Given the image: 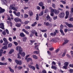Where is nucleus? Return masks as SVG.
<instances>
[{
  "instance_id": "nucleus-1",
  "label": "nucleus",
  "mask_w": 73,
  "mask_h": 73,
  "mask_svg": "<svg viewBox=\"0 0 73 73\" xmlns=\"http://www.w3.org/2000/svg\"><path fill=\"white\" fill-rule=\"evenodd\" d=\"M51 11L52 12H53L55 13L56 15H58V13H60V11L58 10H56L55 9H52L51 10Z\"/></svg>"
},
{
  "instance_id": "nucleus-2",
  "label": "nucleus",
  "mask_w": 73,
  "mask_h": 73,
  "mask_svg": "<svg viewBox=\"0 0 73 73\" xmlns=\"http://www.w3.org/2000/svg\"><path fill=\"white\" fill-rule=\"evenodd\" d=\"M64 66H63V68L64 69H67V67L69 65V63L68 62H65L64 63Z\"/></svg>"
},
{
  "instance_id": "nucleus-3",
  "label": "nucleus",
  "mask_w": 73,
  "mask_h": 73,
  "mask_svg": "<svg viewBox=\"0 0 73 73\" xmlns=\"http://www.w3.org/2000/svg\"><path fill=\"white\" fill-rule=\"evenodd\" d=\"M14 7H15V4H13L12 5H10V7L9 8V9H10V10H12V9L14 10L15 8Z\"/></svg>"
},
{
  "instance_id": "nucleus-4",
  "label": "nucleus",
  "mask_w": 73,
  "mask_h": 73,
  "mask_svg": "<svg viewBox=\"0 0 73 73\" xmlns=\"http://www.w3.org/2000/svg\"><path fill=\"white\" fill-rule=\"evenodd\" d=\"M16 50L17 51L19 50V52H21L23 51V49L21 48V47L20 46H17L16 47Z\"/></svg>"
},
{
  "instance_id": "nucleus-5",
  "label": "nucleus",
  "mask_w": 73,
  "mask_h": 73,
  "mask_svg": "<svg viewBox=\"0 0 73 73\" xmlns=\"http://www.w3.org/2000/svg\"><path fill=\"white\" fill-rule=\"evenodd\" d=\"M11 0H2V4H6L7 3H9Z\"/></svg>"
},
{
  "instance_id": "nucleus-6",
  "label": "nucleus",
  "mask_w": 73,
  "mask_h": 73,
  "mask_svg": "<svg viewBox=\"0 0 73 73\" xmlns=\"http://www.w3.org/2000/svg\"><path fill=\"white\" fill-rule=\"evenodd\" d=\"M31 33H32V34H33V35L35 34V35L36 36H38V35H37V32H36V31L34 29H33L32 31H31Z\"/></svg>"
},
{
  "instance_id": "nucleus-7",
  "label": "nucleus",
  "mask_w": 73,
  "mask_h": 73,
  "mask_svg": "<svg viewBox=\"0 0 73 73\" xmlns=\"http://www.w3.org/2000/svg\"><path fill=\"white\" fill-rule=\"evenodd\" d=\"M15 62L17 64H19V65H21L22 64V62H21V60H15Z\"/></svg>"
},
{
  "instance_id": "nucleus-8",
  "label": "nucleus",
  "mask_w": 73,
  "mask_h": 73,
  "mask_svg": "<svg viewBox=\"0 0 73 73\" xmlns=\"http://www.w3.org/2000/svg\"><path fill=\"white\" fill-rule=\"evenodd\" d=\"M65 23L69 28H73V25L71 24H69L67 22H65Z\"/></svg>"
},
{
  "instance_id": "nucleus-9",
  "label": "nucleus",
  "mask_w": 73,
  "mask_h": 73,
  "mask_svg": "<svg viewBox=\"0 0 73 73\" xmlns=\"http://www.w3.org/2000/svg\"><path fill=\"white\" fill-rule=\"evenodd\" d=\"M14 21L16 23H18L19 21H20V23H21V20L19 18H15L14 19Z\"/></svg>"
},
{
  "instance_id": "nucleus-10",
  "label": "nucleus",
  "mask_w": 73,
  "mask_h": 73,
  "mask_svg": "<svg viewBox=\"0 0 73 73\" xmlns=\"http://www.w3.org/2000/svg\"><path fill=\"white\" fill-rule=\"evenodd\" d=\"M13 13H14V14H15V15H16V16H18V17H20V13L17 12V13L16 12L13 11Z\"/></svg>"
},
{
  "instance_id": "nucleus-11",
  "label": "nucleus",
  "mask_w": 73,
  "mask_h": 73,
  "mask_svg": "<svg viewBox=\"0 0 73 73\" xmlns=\"http://www.w3.org/2000/svg\"><path fill=\"white\" fill-rule=\"evenodd\" d=\"M0 28L2 29H3V30H4L5 29H4V24H3V23H0Z\"/></svg>"
},
{
  "instance_id": "nucleus-12",
  "label": "nucleus",
  "mask_w": 73,
  "mask_h": 73,
  "mask_svg": "<svg viewBox=\"0 0 73 73\" xmlns=\"http://www.w3.org/2000/svg\"><path fill=\"white\" fill-rule=\"evenodd\" d=\"M59 16H60V18H64V16H65V13H60L59 15Z\"/></svg>"
},
{
  "instance_id": "nucleus-13",
  "label": "nucleus",
  "mask_w": 73,
  "mask_h": 73,
  "mask_svg": "<svg viewBox=\"0 0 73 73\" xmlns=\"http://www.w3.org/2000/svg\"><path fill=\"white\" fill-rule=\"evenodd\" d=\"M46 20H49L50 22H52V18H50V17H49V15H48L46 17Z\"/></svg>"
},
{
  "instance_id": "nucleus-14",
  "label": "nucleus",
  "mask_w": 73,
  "mask_h": 73,
  "mask_svg": "<svg viewBox=\"0 0 73 73\" xmlns=\"http://www.w3.org/2000/svg\"><path fill=\"white\" fill-rule=\"evenodd\" d=\"M5 9H2L1 7H0V13H3L5 12Z\"/></svg>"
},
{
  "instance_id": "nucleus-15",
  "label": "nucleus",
  "mask_w": 73,
  "mask_h": 73,
  "mask_svg": "<svg viewBox=\"0 0 73 73\" xmlns=\"http://www.w3.org/2000/svg\"><path fill=\"white\" fill-rule=\"evenodd\" d=\"M19 54L21 55L22 57H24L25 56V53L24 52H23L22 53L21 52H19Z\"/></svg>"
},
{
  "instance_id": "nucleus-16",
  "label": "nucleus",
  "mask_w": 73,
  "mask_h": 73,
  "mask_svg": "<svg viewBox=\"0 0 73 73\" xmlns=\"http://www.w3.org/2000/svg\"><path fill=\"white\" fill-rule=\"evenodd\" d=\"M29 15L30 16H32L33 15V11H29Z\"/></svg>"
},
{
  "instance_id": "nucleus-17",
  "label": "nucleus",
  "mask_w": 73,
  "mask_h": 73,
  "mask_svg": "<svg viewBox=\"0 0 73 73\" xmlns=\"http://www.w3.org/2000/svg\"><path fill=\"white\" fill-rule=\"evenodd\" d=\"M19 36L20 37H24L25 36V35L23 33H21L19 34Z\"/></svg>"
},
{
  "instance_id": "nucleus-18",
  "label": "nucleus",
  "mask_w": 73,
  "mask_h": 73,
  "mask_svg": "<svg viewBox=\"0 0 73 73\" xmlns=\"http://www.w3.org/2000/svg\"><path fill=\"white\" fill-rule=\"evenodd\" d=\"M8 64L7 62L4 63L0 62V65H7Z\"/></svg>"
},
{
  "instance_id": "nucleus-19",
  "label": "nucleus",
  "mask_w": 73,
  "mask_h": 73,
  "mask_svg": "<svg viewBox=\"0 0 73 73\" xmlns=\"http://www.w3.org/2000/svg\"><path fill=\"white\" fill-rule=\"evenodd\" d=\"M30 60L31 61V62H32L33 61L32 58H27V62H29V61H30Z\"/></svg>"
},
{
  "instance_id": "nucleus-20",
  "label": "nucleus",
  "mask_w": 73,
  "mask_h": 73,
  "mask_svg": "<svg viewBox=\"0 0 73 73\" xmlns=\"http://www.w3.org/2000/svg\"><path fill=\"white\" fill-rule=\"evenodd\" d=\"M38 5L40 7H42V6H44V3L42 2H40L38 3Z\"/></svg>"
},
{
  "instance_id": "nucleus-21",
  "label": "nucleus",
  "mask_w": 73,
  "mask_h": 73,
  "mask_svg": "<svg viewBox=\"0 0 73 73\" xmlns=\"http://www.w3.org/2000/svg\"><path fill=\"white\" fill-rule=\"evenodd\" d=\"M23 32H25V33L26 34H27V35H29V33L25 29H23L22 30Z\"/></svg>"
},
{
  "instance_id": "nucleus-22",
  "label": "nucleus",
  "mask_w": 73,
  "mask_h": 73,
  "mask_svg": "<svg viewBox=\"0 0 73 73\" xmlns=\"http://www.w3.org/2000/svg\"><path fill=\"white\" fill-rule=\"evenodd\" d=\"M8 49V46L7 45L4 46L2 47V49H3V50H5V49Z\"/></svg>"
},
{
  "instance_id": "nucleus-23",
  "label": "nucleus",
  "mask_w": 73,
  "mask_h": 73,
  "mask_svg": "<svg viewBox=\"0 0 73 73\" xmlns=\"http://www.w3.org/2000/svg\"><path fill=\"white\" fill-rule=\"evenodd\" d=\"M9 69L10 72H12V73H13L14 72V70L12 69V68L10 67H9Z\"/></svg>"
},
{
  "instance_id": "nucleus-24",
  "label": "nucleus",
  "mask_w": 73,
  "mask_h": 73,
  "mask_svg": "<svg viewBox=\"0 0 73 73\" xmlns=\"http://www.w3.org/2000/svg\"><path fill=\"white\" fill-rule=\"evenodd\" d=\"M15 25L17 27H21V23H17L15 24Z\"/></svg>"
},
{
  "instance_id": "nucleus-25",
  "label": "nucleus",
  "mask_w": 73,
  "mask_h": 73,
  "mask_svg": "<svg viewBox=\"0 0 73 73\" xmlns=\"http://www.w3.org/2000/svg\"><path fill=\"white\" fill-rule=\"evenodd\" d=\"M52 69H53L54 70H56L57 69V67H56L55 66L52 65L51 66Z\"/></svg>"
},
{
  "instance_id": "nucleus-26",
  "label": "nucleus",
  "mask_w": 73,
  "mask_h": 73,
  "mask_svg": "<svg viewBox=\"0 0 73 73\" xmlns=\"http://www.w3.org/2000/svg\"><path fill=\"white\" fill-rule=\"evenodd\" d=\"M44 25H45L46 26H49V23L48 22L46 23V22H44Z\"/></svg>"
},
{
  "instance_id": "nucleus-27",
  "label": "nucleus",
  "mask_w": 73,
  "mask_h": 73,
  "mask_svg": "<svg viewBox=\"0 0 73 73\" xmlns=\"http://www.w3.org/2000/svg\"><path fill=\"white\" fill-rule=\"evenodd\" d=\"M44 15V11H42L39 14V16H42Z\"/></svg>"
},
{
  "instance_id": "nucleus-28",
  "label": "nucleus",
  "mask_w": 73,
  "mask_h": 73,
  "mask_svg": "<svg viewBox=\"0 0 73 73\" xmlns=\"http://www.w3.org/2000/svg\"><path fill=\"white\" fill-rule=\"evenodd\" d=\"M8 43H9L8 42H5L3 43V45H7L8 44Z\"/></svg>"
},
{
  "instance_id": "nucleus-29",
  "label": "nucleus",
  "mask_w": 73,
  "mask_h": 73,
  "mask_svg": "<svg viewBox=\"0 0 73 73\" xmlns=\"http://www.w3.org/2000/svg\"><path fill=\"white\" fill-rule=\"evenodd\" d=\"M68 42H69V40H66L62 44L63 45H64L65 44H66L67 43H68Z\"/></svg>"
},
{
  "instance_id": "nucleus-30",
  "label": "nucleus",
  "mask_w": 73,
  "mask_h": 73,
  "mask_svg": "<svg viewBox=\"0 0 73 73\" xmlns=\"http://www.w3.org/2000/svg\"><path fill=\"white\" fill-rule=\"evenodd\" d=\"M27 39V37H24L23 38V42H26Z\"/></svg>"
},
{
  "instance_id": "nucleus-31",
  "label": "nucleus",
  "mask_w": 73,
  "mask_h": 73,
  "mask_svg": "<svg viewBox=\"0 0 73 73\" xmlns=\"http://www.w3.org/2000/svg\"><path fill=\"white\" fill-rule=\"evenodd\" d=\"M36 24H37V22H35L34 23L32 24L31 26L33 27H35V26Z\"/></svg>"
},
{
  "instance_id": "nucleus-32",
  "label": "nucleus",
  "mask_w": 73,
  "mask_h": 73,
  "mask_svg": "<svg viewBox=\"0 0 73 73\" xmlns=\"http://www.w3.org/2000/svg\"><path fill=\"white\" fill-rule=\"evenodd\" d=\"M54 32V35H56V33H58V31L57 30H56Z\"/></svg>"
},
{
  "instance_id": "nucleus-33",
  "label": "nucleus",
  "mask_w": 73,
  "mask_h": 73,
  "mask_svg": "<svg viewBox=\"0 0 73 73\" xmlns=\"http://www.w3.org/2000/svg\"><path fill=\"white\" fill-rule=\"evenodd\" d=\"M60 32L62 35H63V36H64V35H65V33H64V32H63V31H62V29H61L60 30Z\"/></svg>"
},
{
  "instance_id": "nucleus-34",
  "label": "nucleus",
  "mask_w": 73,
  "mask_h": 73,
  "mask_svg": "<svg viewBox=\"0 0 73 73\" xmlns=\"http://www.w3.org/2000/svg\"><path fill=\"white\" fill-rule=\"evenodd\" d=\"M39 17H38V14H37L36 15V20H37V21H38V20H39Z\"/></svg>"
},
{
  "instance_id": "nucleus-35",
  "label": "nucleus",
  "mask_w": 73,
  "mask_h": 73,
  "mask_svg": "<svg viewBox=\"0 0 73 73\" xmlns=\"http://www.w3.org/2000/svg\"><path fill=\"white\" fill-rule=\"evenodd\" d=\"M13 52H14V50L13 49L11 50L9 52V54H12V53H13Z\"/></svg>"
},
{
  "instance_id": "nucleus-36",
  "label": "nucleus",
  "mask_w": 73,
  "mask_h": 73,
  "mask_svg": "<svg viewBox=\"0 0 73 73\" xmlns=\"http://www.w3.org/2000/svg\"><path fill=\"white\" fill-rule=\"evenodd\" d=\"M38 45H37L35 46V48L36 49V50H39L38 49Z\"/></svg>"
},
{
  "instance_id": "nucleus-37",
  "label": "nucleus",
  "mask_w": 73,
  "mask_h": 73,
  "mask_svg": "<svg viewBox=\"0 0 73 73\" xmlns=\"http://www.w3.org/2000/svg\"><path fill=\"white\" fill-rule=\"evenodd\" d=\"M33 58H35V60L37 59V56H36L35 55H33Z\"/></svg>"
},
{
  "instance_id": "nucleus-38",
  "label": "nucleus",
  "mask_w": 73,
  "mask_h": 73,
  "mask_svg": "<svg viewBox=\"0 0 73 73\" xmlns=\"http://www.w3.org/2000/svg\"><path fill=\"white\" fill-rule=\"evenodd\" d=\"M26 29H31V27L30 26H26L25 27Z\"/></svg>"
},
{
  "instance_id": "nucleus-39",
  "label": "nucleus",
  "mask_w": 73,
  "mask_h": 73,
  "mask_svg": "<svg viewBox=\"0 0 73 73\" xmlns=\"http://www.w3.org/2000/svg\"><path fill=\"white\" fill-rule=\"evenodd\" d=\"M40 51H35L33 52V53H36V54H39Z\"/></svg>"
},
{
  "instance_id": "nucleus-40",
  "label": "nucleus",
  "mask_w": 73,
  "mask_h": 73,
  "mask_svg": "<svg viewBox=\"0 0 73 73\" xmlns=\"http://www.w3.org/2000/svg\"><path fill=\"white\" fill-rule=\"evenodd\" d=\"M52 42H57V40L54 39H52Z\"/></svg>"
},
{
  "instance_id": "nucleus-41",
  "label": "nucleus",
  "mask_w": 73,
  "mask_h": 73,
  "mask_svg": "<svg viewBox=\"0 0 73 73\" xmlns=\"http://www.w3.org/2000/svg\"><path fill=\"white\" fill-rule=\"evenodd\" d=\"M5 59L4 58V56H3L1 58V61H5Z\"/></svg>"
},
{
  "instance_id": "nucleus-42",
  "label": "nucleus",
  "mask_w": 73,
  "mask_h": 73,
  "mask_svg": "<svg viewBox=\"0 0 73 73\" xmlns=\"http://www.w3.org/2000/svg\"><path fill=\"white\" fill-rule=\"evenodd\" d=\"M29 23V21H26L24 22V23L25 25H26L27 24H28Z\"/></svg>"
},
{
  "instance_id": "nucleus-43",
  "label": "nucleus",
  "mask_w": 73,
  "mask_h": 73,
  "mask_svg": "<svg viewBox=\"0 0 73 73\" xmlns=\"http://www.w3.org/2000/svg\"><path fill=\"white\" fill-rule=\"evenodd\" d=\"M69 21H73V18L70 17L69 18Z\"/></svg>"
},
{
  "instance_id": "nucleus-44",
  "label": "nucleus",
  "mask_w": 73,
  "mask_h": 73,
  "mask_svg": "<svg viewBox=\"0 0 73 73\" xmlns=\"http://www.w3.org/2000/svg\"><path fill=\"white\" fill-rule=\"evenodd\" d=\"M36 68L37 69L39 70L40 69V68H39V66H38V64H36Z\"/></svg>"
},
{
  "instance_id": "nucleus-45",
  "label": "nucleus",
  "mask_w": 73,
  "mask_h": 73,
  "mask_svg": "<svg viewBox=\"0 0 73 73\" xmlns=\"http://www.w3.org/2000/svg\"><path fill=\"white\" fill-rule=\"evenodd\" d=\"M17 58H19V59H21V56H20V54H17Z\"/></svg>"
},
{
  "instance_id": "nucleus-46",
  "label": "nucleus",
  "mask_w": 73,
  "mask_h": 73,
  "mask_svg": "<svg viewBox=\"0 0 73 73\" xmlns=\"http://www.w3.org/2000/svg\"><path fill=\"white\" fill-rule=\"evenodd\" d=\"M66 15L67 16H68L69 15V12L68 11H66Z\"/></svg>"
},
{
  "instance_id": "nucleus-47",
  "label": "nucleus",
  "mask_w": 73,
  "mask_h": 73,
  "mask_svg": "<svg viewBox=\"0 0 73 73\" xmlns=\"http://www.w3.org/2000/svg\"><path fill=\"white\" fill-rule=\"evenodd\" d=\"M3 40L4 42H7V39L5 38H3Z\"/></svg>"
},
{
  "instance_id": "nucleus-48",
  "label": "nucleus",
  "mask_w": 73,
  "mask_h": 73,
  "mask_svg": "<svg viewBox=\"0 0 73 73\" xmlns=\"http://www.w3.org/2000/svg\"><path fill=\"white\" fill-rule=\"evenodd\" d=\"M8 48H11V47H12V44L9 43L8 44Z\"/></svg>"
},
{
  "instance_id": "nucleus-49",
  "label": "nucleus",
  "mask_w": 73,
  "mask_h": 73,
  "mask_svg": "<svg viewBox=\"0 0 73 73\" xmlns=\"http://www.w3.org/2000/svg\"><path fill=\"white\" fill-rule=\"evenodd\" d=\"M54 33H50V35H51V36H56V35H54Z\"/></svg>"
},
{
  "instance_id": "nucleus-50",
  "label": "nucleus",
  "mask_w": 73,
  "mask_h": 73,
  "mask_svg": "<svg viewBox=\"0 0 73 73\" xmlns=\"http://www.w3.org/2000/svg\"><path fill=\"white\" fill-rule=\"evenodd\" d=\"M28 17V15L27 14H25L24 15V18H27Z\"/></svg>"
},
{
  "instance_id": "nucleus-51",
  "label": "nucleus",
  "mask_w": 73,
  "mask_h": 73,
  "mask_svg": "<svg viewBox=\"0 0 73 73\" xmlns=\"http://www.w3.org/2000/svg\"><path fill=\"white\" fill-rule=\"evenodd\" d=\"M52 6L54 8H56V5H55V4L54 3H52Z\"/></svg>"
},
{
  "instance_id": "nucleus-52",
  "label": "nucleus",
  "mask_w": 73,
  "mask_h": 73,
  "mask_svg": "<svg viewBox=\"0 0 73 73\" xmlns=\"http://www.w3.org/2000/svg\"><path fill=\"white\" fill-rule=\"evenodd\" d=\"M47 53L49 55H51L52 54V53H51V52H50V51H47Z\"/></svg>"
},
{
  "instance_id": "nucleus-53",
  "label": "nucleus",
  "mask_w": 73,
  "mask_h": 73,
  "mask_svg": "<svg viewBox=\"0 0 73 73\" xmlns=\"http://www.w3.org/2000/svg\"><path fill=\"white\" fill-rule=\"evenodd\" d=\"M2 34H3L4 36H5V35H6V33L5 31H3L2 33Z\"/></svg>"
},
{
  "instance_id": "nucleus-54",
  "label": "nucleus",
  "mask_w": 73,
  "mask_h": 73,
  "mask_svg": "<svg viewBox=\"0 0 73 73\" xmlns=\"http://www.w3.org/2000/svg\"><path fill=\"white\" fill-rule=\"evenodd\" d=\"M57 19V16H56V17H53V19L54 20H55Z\"/></svg>"
},
{
  "instance_id": "nucleus-55",
  "label": "nucleus",
  "mask_w": 73,
  "mask_h": 73,
  "mask_svg": "<svg viewBox=\"0 0 73 73\" xmlns=\"http://www.w3.org/2000/svg\"><path fill=\"white\" fill-rule=\"evenodd\" d=\"M52 65H56V62L54 61H53L52 62Z\"/></svg>"
},
{
  "instance_id": "nucleus-56",
  "label": "nucleus",
  "mask_w": 73,
  "mask_h": 73,
  "mask_svg": "<svg viewBox=\"0 0 73 73\" xmlns=\"http://www.w3.org/2000/svg\"><path fill=\"white\" fill-rule=\"evenodd\" d=\"M48 12V9H46L44 11V13Z\"/></svg>"
},
{
  "instance_id": "nucleus-57",
  "label": "nucleus",
  "mask_w": 73,
  "mask_h": 73,
  "mask_svg": "<svg viewBox=\"0 0 73 73\" xmlns=\"http://www.w3.org/2000/svg\"><path fill=\"white\" fill-rule=\"evenodd\" d=\"M36 9L38 10H40V7L39 6H37L36 7Z\"/></svg>"
},
{
  "instance_id": "nucleus-58",
  "label": "nucleus",
  "mask_w": 73,
  "mask_h": 73,
  "mask_svg": "<svg viewBox=\"0 0 73 73\" xmlns=\"http://www.w3.org/2000/svg\"><path fill=\"white\" fill-rule=\"evenodd\" d=\"M30 41H31V43H33V42H35V40H30Z\"/></svg>"
},
{
  "instance_id": "nucleus-59",
  "label": "nucleus",
  "mask_w": 73,
  "mask_h": 73,
  "mask_svg": "<svg viewBox=\"0 0 73 73\" xmlns=\"http://www.w3.org/2000/svg\"><path fill=\"white\" fill-rule=\"evenodd\" d=\"M54 48H53V47H52L51 48H50L49 49L50 50H54Z\"/></svg>"
},
{
  "instance_id": "nucleus-60",
  "label": "nucleus",
  "mask_w": 73,
  "mask_h": 73,
  "mask_svg": "<svg viewBox=\"0 0 73 73\" xmlns=\"http://www.w3.org/2000/svg\"><path fill=\"white\" fill-rule=\"evenodd\" d=\"M5 31H6V33H7V35L9 34V31H8V30L7 29H6L5 30Z\"/></svg>"
},
{
  "instance_id": "nucleus-61",
  "label": "nucleus",
  "mask_w": 73,
  "mask_h": 73,
  "mask_svg": "<svg viewBox=\"0 0 73 73\" xmlns=\"http://www.w3.org/2000/svg\"><path fill=\"white\" fill-rule=\"evenodd\" d=\"M42 73H46V71L45 70H43L42 71Z\"/></svg>"
},
{
  "instance_id": "nucleus-62",
  "label": "nucleus",
  "mask_w": 73,
  "mask_h": 73,
  "mask_svg": "<svg viewBox=\"0 0 73 73\" xmlns=\"http://www.w3.org/2000/svg\"><path fill=\"white\" fill-rule=\"evenodd\" d=\"M14 44H15V45H18V43H17L16 42H14Z\"/></svg>"
},
{
  "instance_id": "nucleus-63",
  "label": "nucleus",
  "mask_w": 73,
  "mask_h": 73,
  "mask_svg": "<svg viewBox=\"0 0 73 73\" xmlns=\"http://www.w3.org/2000/svg\"><path fill=\"white\" fill-rule=\"evenodd\" d=\"M69 66L70 67H71V68H73V64H70L69 65Z\"/></svg>"
},
{
  "instance_id": "nucleus-64",
  "label": "nucleus",
  "mask_w": 73,
  "mask_h": 73,
  "mask_svg": "<svg viewBox=\"0 0 73 73\" xmlns=\"http://www.w3.org/2000/svg\"><path fill=\"white\" fill-rule=\"evenodd\" d=\"M71 13H73V8H71V11H70Z\"/></svg>"
}]
</instances>
